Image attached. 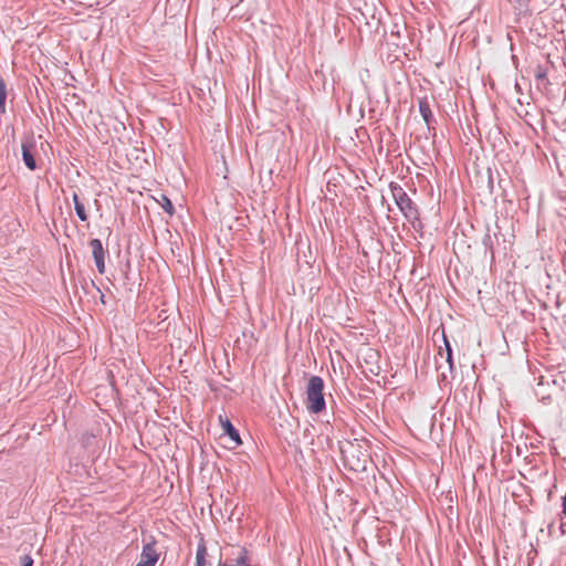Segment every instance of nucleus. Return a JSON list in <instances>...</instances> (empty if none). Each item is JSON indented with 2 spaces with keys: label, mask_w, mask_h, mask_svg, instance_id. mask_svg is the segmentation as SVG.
Here are the masks:
<instances>
[{
  "label": "nucleus",
  "mask_w": 566,
  "mask_h": 566,
  "mask_svg": "<svg viewBox=\"0 0 566 566\" xmlns=\"http://www.w3.org/2000/svg\"><path fill=\"white\" fill-rule=\"evenodd\" d=\"M339 451L342 453V459L344 465L354 472H366L368 464L371 462L370 454L368 452V447L354 441H343L339 442Z\"/></svg>",
  "instance_id": "1"
},
{
  "label": "nucleus",
  "mask_w": 566,
  "mask_h": 566,
  "mask_svg": "<svg viewBox=\"0 0 566 566\" xmlns=\"http://www.w3.org/2000/svg\"><path fill=\"white\" fill-rule=\"evenodd\" d=\"M389 189L391 191L395 203L403 217L412 224L413 228H417V224L421 226L419 209L405 191V189L395 181L389 184Z\"/></svg>",
  "instance_id": "2"
},
{
  "label": "nucleus",
  "mask_w": 566,
  "mask_h": 566,
  "mask_svg": "<svg viewBox=\"0 0 566 566\" xmlns=\"http://www.w3.org/2000/svg\"><path fill=\"white\" fill-rule=\"evenodd\" d=\"M324 380L319 376H312L306 386V408L311 413H321L326 408L324 397Z\"/></svg>",
  "instance_id": "3"
},
{
  "label": "nucleus",
  "mask_w": 566,
  "mask_h": 566,
  "mask_svg": "<svg viewBox=\"0 0 566 566\" xmlns=\"http://www.w3.org/2000/svg\"><path fill=\"white\" fill-rule=\"evenodd\" d=\"M156 542L153 539L151 542L145 544L143 546V551L140 554V560L136 564V566H155L159 554L156 551Z\"/></svg>",
  "instance_id": "4"
},
{
  "label": "nucleus",
  "mask_w": 566,
  "mask_h": 566,
  "mask_svg": "<svg viewBox=\"0 0 566 566\" xmlns=\"http://www.w3.org/2000/svg\"><path fill=\"white\" fill-rule=\"evenodd\" d=\"M90 247L92 249V255L96 265V269L99 274L105 273V250L103 248L102 241L99 239H92L90 241Z\"/></svg>",
  "instance_id": "5"
},
{
  "label": "nucleus",
  "mask_w": 566,
  "mask_h": 566,
  "mask_svg": "<svg viewBox=\"0 0 566 566\" xmlns=\"http://www.w3.org/2000/svg\"><path fill=\"white\" fill-rule=\"evenodd\" d=\"M419 112L427 125L428 133L432 136L436 135L434 124L437 123L432 111L430 108V104L426 97L419 99Z\"/></svg>",
  "instance_id": "6"
},
{
  "label": "nucleus",
  "mask_w": 566,
  "mask_h": 566,
  "mask_svg": "<svg viewBox=\"0 0 566 566\" xmlns=\"http://www.w3.org/2000/svg\"><path fill=\"white\" fill-rule=\"evenodd\" d=\"M232 555V557H227L226 562L220 564V566H251L247 548L239 547L237 553H233Z\"/></svg>",
  "instance_id": "7"
},
{
  "label": "nucleus",
  "mask_w": 566,
  "mask_h": 566,
  "mask_svg": "<svg viewBox=\"0 0 566 566\" xmlns=\"http://www.w3.org/2000/svg\"><path fill=\"white\" fill-rule=\"evenodd\" d=\"M22 159H23V163L24 165L30 169V170H35L36 169V160L34 158V155H33V149H34V142L32 138H29L27 140H24L22 143Z\"/></svg>",
  "instance_id": "8"
},
{
  "label": "nucleus",
  "mask_w": 566,
  "mask_h": 566,
  "mask_svg": "<svg viewBox=\"0 0 566 566\" xmlns=\"http://www.w3.org/2000/svg\"><path fill=\"white\" fill-rule=\"evenodd\" d=\"M219 421L223 429V433L227 434L230 438V440H232L235 443V446L241 444L242 441L239 431L234 428L229 418L226 416H219Z\"/></svg>",
  "instance_id": "9"
},
{
  "label": "nucleus",
  "mask_w": 566,
  "mask_h": 566,
  "mask_svg": "<svg viewBox=\"0 0 566 566\" xmlns=\"http://www.w3.org/2000/svg\"><path fill=\"white\" fill-rule=\"evenodd\" d=\"M443 344H444V348L443 349L440 348L439 355L441 357H443V355L446 354V361L449 365V369L452 371L454 368L452 348H451L450 342L448 340V338L444 334H443Z\"/></svg>",
  "instance_id": "10"
},
{
  "label": "nucleus",
  "mask_w": 566,
  "mask_h": 566,
  "mask_svg": "<svg viewBox=\"0 0 566 566\" xmlns=\"http://www.w3.org/2000/svg\"><path fill=\"white\" fill-rule=\"evenodd\" d=\"M207 547L205 539L201 538L196 554V566H206Z\"/></svg>",
  "instance_id": "11"
},
{
  "label": "nucleus",
  "mask_w": 566,
  "mask_h": 566,
  "mask_svg": "<svg viewBox=\"0 0 566 566\" xmlns=\"http://www.w3.org/2000/svg\"><path fill=\"white\" fill-rule=\"evenodd\" d=\"M531 0H509L518 15L530 13Z\"/></svg>",
  "instance_id": "12"
},
{
  "label": "nucleus",
  "mask_w": 566,
  "mask_h": 566,
  "mask_svg": "<svg viewBox=\"0 0 566 566\" xmlns=\"http://www.w3.org/2000/svg\"><path fill=\"white\" fill-rule=\"evenodd\" d=\"M73 202H74V209H75V212H76V216L78 217V219L81 221H86L88 217H87L85 207L80 201V198L76 192L73 193Z\"/></svg>",
  "instance_id": "13"
},
{
  "label": "nucleus",
  "mask_w": 566,
  "mask_h": 566,
  "mask_svg": "<svg viewBox=\"0 0 566 566\" xmlns=\"http://www.w3.org/2000/svg\"><path fill=\"white\" fill-rule=\"evenodd\" d=\"M158 202L166 213H168L169 216H172L175 213L174 205L166 195H161V198Z\"/></svg>",
  "instance_id": "14"
},
{
  "label": "nucleus",
  "mask_w": 566,
  "mask_h": 566,
  "mask_svg": "<svg viewBox=\"0 0 566 566\" xmlns=\"http://www.w3.org/2000/svg\"><path fill=\"white\" fill-rule=\"evenodd\" d=\"M7 86L2 77H0V113H6Z\"/></svg>",
  "instance_id": "15"
},
{
  "label": "nucleus",
  "mask_w": 566,
  "mask_h": 566,
  "mask_svg": "<svg viewBox=\"0 0 566 566\" xmlns=\"http://www.w3.org/2000/svg\"><path fill=\"white\" fill-rule=\"evenodd\" d=\"M22 566H33V558L30 555H23L21 557Z\"/></svg>",
  "instance_id": "16"
},
{
  "label": "nucleus",
  "mask_w": 566,
  "mask_h": 566,
  "mask_svg": "<svg viewBox=\"0 0 566 566\" xmlns=\"http://www.w3.org/2000/svg\"><path fill=\"white\" fill-rule=\"evenodd\" d=\"M483 244L485 247H490L491 254L493 255L494 252H493V248H492V243H491V235L490 234H485V237L483 238Z\"/></svg>",
  "instance_id": "17"
},
{
  "label": "nucleus",
  "mask_w": 566,
  "mask_h": 566,
  "mask_svg": "<svg viewBox=\"0 0 566 566\" xmlns=\"http://www.w3.org/2000/svg\"><path fill=\"white\" fill-rule=\"evenodd\" d=\"M101 301H102V303H105V301H104V294H101Z\"/></svg>",
  "instance_id": "18"
}]
</instances>
